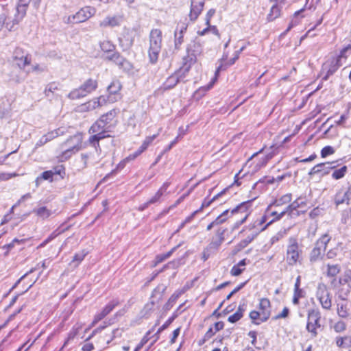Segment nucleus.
I'll return each mask as SVG.
<instances>
[{"label":"nucleus","instance_id":"obj_1","mask_svg":"<svg viewBox=\"0 0 351 351\" xmlns=\"http://www.w3.org/2000/svg\"><path fill=\"white\" fill-rule=\"evenodd\" d=\"M162 32L159 29H154L149 34V47L148 55L150 62L156 63L161 50Z\"/></svg>","mask_w":351,"mask_h":351},{"label":"nucleus","instance_id":"obj_2","mask_svg":"<svg viewBox=\"0 0 351 351\" xmlns=\"http://www.w3.org/2000/svg\"><path fill=\"white\" fill-rule=\"evenodd\" d=\"M330 241V237L328 234H324L316 241L314 247L309 254L311 263H314L323 258Z\"/></svg>","mask_w":351,"mask_h":351},{"label":"nucleus","instance_id":"obj_3","mask_svg":"<svg viewBox=\"0 0 351 351\" xmlns=\"http://www.w3.org/2000/svg\"><path fill=\"white\" fill-rule=\"evenodd\" d=\"M97 88V81L92 78L86 80L79 88L72 90L68 95L71 99H77L86 97Z\"/></svg>","mask_w":351,"mask_h":351},{"label":"nucleus","instance_id":"obj_4","mask_svg":"<svg viewBox=\"0 0 351 351\" xmlns=\"http://www.w3.org/2000/svg\"><path fill=\"white\" fill-rule=\"evenodd\" d=\"M302 250L300 248L297 239L291 237L287 248L286 261L289 265L293 266L300 261Z\"/></svg>","mask_w":351,"mask_h":351},{"label":"nucleus","instance_id":"obj_5","mask_svg":"<svg viewBox=\"0 0 351 351\" xmlns=\"http://www.w3.org/2000/svg\"><path fill=\"white\" fill-rule=\"evenodd\" d=\"M315 295L324 309L330 310L332 307V297L326 285L323 282L318 283Z\"/></svg>","mask_w":351,"mask_h":351},{"label":"nucleus","instance_id":"obj_6","mask_svg":"<svg viewBox=\"0 0 351 351\" xmlns=\"http://www.w3.org/2000/svg\"><path fill=\"white\" fill-rule=\"evenodd\" d=\"M96 10L93 7L86 6L82 8L73 15L69 16L67 23H80L87 21L91 16L95 15Z\"/></svg>","mask_w":351,"mask_h":351},{"label":"nucleus","instance_id":"obj_7","mask_svg":"<svg viewBox=\"0 0 351 351\" xmlns=\"http://www.w3.org/2000/svg\"><path fill=\"white\" fill-rule=\"evenodd\" d=\"M12 58L21 70H25L26 66L29 65L32 62L31 55L28 51L19 47L15 48Z\"/></svg>","mask_w":351,"mask_h":351},{"label":"nucleus","instance_id":"obj_8","mask_svg":"<svg viewBox=\"0 0 351 351\" xmlns=\"http://www.w3.org/2000/svg\"><path fill=\"white\" fill-rule=\"evenodd\" d=\"M82 141V136L80 133H77L67 139V141L62 145V148L68 146V148L65 149L64 151L63 155L66 158L70 157L72 154L77 152L80 149Z\"/></svg>","mask_w":351,"mask_h":351},{"label":"nucleus","instance_id":"obj_9","mask_svg":"<svg viewBox=\"0 0 351 351\" xmlns=\"http://www.w3.org/2000/svg\"><path fill=\"white\" fill-rule=\"evenodd\" d=\"M320 319L321 314L319 310L312 309L308 311L306 329L313 337L317 336V329L321 327Z\"/></svg>","mask_w":351,"mask_h":351},{"label":"nucleus","instance_id":"obj_10","mask_svg":"<svg viewBox=\"0 0 351 351\" xmlns=\"http://www.w3.org/2000/svg\"><path fill=\"white\" fill-rule=\"evenodd\" d=\"M31 0H19L18 5L16 6V12L15 14V17L13 19L12 25L10 23L6 24V27L12 30L14 29V25H17L25 16L27 8Z\"/></svg>","mask_w":351,"mask_h":351},{"label":"nucleus","instance_id":"obj_11","mask_svg":"<svg viewBox=\"0 0 351 351\" xmlns=\"http://www.w3.org/2000/svg\"><path fill=\"white\" fill-rule=\"evenodd\" d=\"M117 101L116 97H112L111 95H108L106 97L104 95H101L99 97L95 98L93 100L90 101L87 104V108L88 110L95 109L96 108L103 106L104 105L108 103H113Z\"/></svg>","mask_w":351,"mask_h":351},{"label":"nucleus","instance_id":"obj_12","mask_svg":"<svg viewBox=\"0 0 351 351\" xmlns=\"http://www.w3.org/2000/svg\"><path fill=\"white\" fill-rule=\"evenodd\" d=\"M196 62V54L191 52L189 49H187V54L182 58V66L179 71L186 75L189 71L191 66Z\"/></svg>","mask_w":351,"mask_h":351},{"label":"nucleus","instance_id":"obj_13","mask_svg":"<svg viewBox=\"0 0 351 351\" xmlns=\"http://www.w3.org/2000/svg\"><path fill=\"white\" fill-rule=\"evenodd\" d=\"M337 206L346 204L348 205L351 202V185L346 189H341L336 193L334 198Z\"/></svg>","mask_w":351,"mask_h":351},{"label":"nucleus","instance_id":"obj_14","mask_svg":"<svg viewBox=\"0 0 351 351\" xmlns=\"http://www.w3.org/2000/svg\"><path fill=\"white\" fill-rule=\"evenodd\" d=\"M123 21V16L121 15L107 16L101 21L99 25L101 28L114 27L121 25Z\"/></svg>","mask_w":351,"mask_h":351},{"label":"nucleus","instance_id":"obj_15","mask_svg":"<svg viewBox=\"0 0 351 351\" xmlns=\"http://www.w3.org/2000/svg\"><path fill=\"white\" fill-rule=\"evenodd\" d=\"M119 304V302L118 300H112L110 301L100 313L95 315L93 324L104 319Z\"/></svg>","mask_w":351,"mask_h":351},{"label":"nucleus","instance_id":"obj_16","mask_svg":"<svg viewBox=\"0 0 351 351\" xmlns=\"http://www.w3.org/2000/svg\"><path fill=\"white\" fill-rule=\"evenodd\" d=\"M205 0H191L189 18L191 21H195L201 14Z\"/></svg>","mask_w":351,"mask_h":351},{"label":"nucleus","instance_id":"obj_17","mask_svg":"<svg viewBox=\"0 0 351 351\" xmlns=\"http://www.w3.org/2000/svg\"><path fill=\"white\" fill-rule=\"evenodd\" d=\"M341 64L339 58H334L330 64H324L323 66V71H326V75L322 77V80H327L328 77L333 75L340 67Z\"/></svg>","mask_w":351,"mask_h":351},{"label":"nucleus","instance_id":"obj_18","mask_svg":"<svg viewBox=\"0 0 351 351\" xmlns=\"http://www.w3.org/2000/svg\"><path fill=\"white\" fill-rule=\"evenodd\" d=\"M248 202L241 203L240 205L237 206L236 208L232 210L231 213L232 215L241 213H244V216L240 220H238L234 225L232 229L234 230L238 228L241 224H243L247 219L248 216V213L247 211V204Z\"/></svg>","mask_w":351,"mask_h":351},{"label":"nucleus","instance_id":"obj_19","mask_svg":"<svg viewBox=\"0 0 351 351\" xmlns=\"http://www.w3.org/2000/svg\"><path fill=\"white\" fill-rule=\"evenodd\" d=\"M185 77V75L179 70L169 76L164 82L162 87L164 90L173 88L181 80Z\"/></svg>","mask_w":351,"mask_h":351},{"label":"nucleus","instance_id":"obj_20","mask_svg":"<svg viewBox=\"0 0 351 351\" xmlns=\"http://www.w3.org/2000/svg\"><path fill=\"white\" fill-rule=\"evenodd\" d=\"M333 162H324L319 163L314 166L308 173L309 175H315L319 173H322L324 175L329 173L330 169L335 168V165L332 166Z\"/></svg>","mask_w":351,"mask_h":351},{"label":"nucleus","instance_id":"obj_21","mask_svg":"<svg viewBox=\"0 0 351 351\" xmlns=\"http://www.w3.org/2000/svg\"><path fill=\"white\" fill-rule=\"evenodd\" d=\"M108 58L114 62L121 69L125 70H129L130 69V63L125 58L120 56L119 53H114L108 56Z\"/></svg>","mask_w":351,"mask_h":351},{"label":"nucleus","instance_id":"obj_22","mask_svg":"<svg viewBox=\"0 0 351 351\" xmlns=\"http://www.w3.org/2000/svg\"><path fill=\"white\" fill-rule=\"evenodd\" d=\"M270 301L267 298H262L259 302V309L262 313L261 322H264L268 319L270 316Z\"/></svg>","mask_w":351,"mask_h":351},{"label":"nucleus","instance_id":"obj_23","mask_svg":"<svg viewBox=\"0 0 351 351\" xmlns=\"http://www.w3.org/2000/svg\"><path fill=\"white\" fill-rule=\"evenodd\" d=\"M305 205L306 202L304 201V199L301 197H299L288 206H287L284 210L281 211L277 219H281L287 213H291L293 210Z\"/></svg>","mask_w":351,"mask_h":351},{"label":"nucleus","instance_id":"obj_24","mask_svg":"<svg viewBox=\"0 0 351 351\" xmlns=\"http://www.w3.org/2000/svg\"><path fill=\"white\" fill-rule=\"evenodd\" d=\"M330 285L334 289H338V291L341 287L348 288V271L340 276L338 280L333 278Z\"/></svg>","mask_w":351,"mask_h":351},{"label":"nucleus","instance_id":"obj_25","mask_svg":"<svg viewBox=\"0 0 351 351\" xmlns=\"http://www.w3.org/2000/svg\"><path fill=\"white\" fill-rule=\"evenodd\" d=\"M187 25L182 23L178 24L175 31V46L178 47L183 43V35L186 31Z\"/></svg>","mask_w":351,"mask_h":351},{"label":"nucleus","instance_id":"obj_26","mask_svg":"<svg viewBox=\"0 0 351 351\" xmlns=\"http://www.w3.org/2000/svg\"><path fill=\"white\" fill-rule=\"evenodd\" d=\"M32 213L35 214L38 219L42 220L48 219L53 214L52 210L47 208L46 206H38L34 208Z\"/></svg>","mask_w":351,"mask_h":351},{"label":"nucleus","instance_id":"obj_27","mask_svg":"<svg viewBox=\"0 0 351 351\" xmlns=\"http://www.w3.org/2000/svg\"><path fill=\"white\" fill-rule=\"evenodd\" d=\"M266 229V226L264 228H257V230H253L252 233L247 236L245 239L242 240L237 245L239 250L245 247L249 243H250L253 239L262 231Z\"/></svg>","mask_w":351,"mask_h":351},{"label":"nucleus","instance_id":"obj_28","mask_svg":"<svg viewBox=\"0 0 351 351\" xmlns=\"http://www.w3.org/2000/svg\"><path fill=\"white\" fill-rule=\"evenodd\" d=\"M282 3L275 2L267 14V19L268 21H272L280 16L281 13V5Z\"/></svg>","mask_w":351,"mask_h":351},{"label":"nucleus","instance_id":"obj_29","mask_svg":"<svg viewBox=\"0 0 351 351\" xmlns=\"http://www.w3.org/2000/svg\"><path fill=\"white\" fill-rule=\"evenodd\" d=\"M10 110V103L6 97L0 98V119L7 116Z\"/></svg>","mask_w":351,"mask_h":351},{"label":"nucleus","instance_id":"obj_30","mask_svg":"<svg viewBox=\"0 0 351 351\" xmlns=\"http://www.w3.org/2000/svg\"><path fill=\"white\" fill-rule=\"evenodd\" d=\"M342 300V302L337 303V311L339 317L346 318L349 315V308L348 307V303L346 302V299Z\"/></svg>","mask_w":351,"mask_h":351},{"label":"nucleus","instance_id":"obj_31","mask_svg":"<svg viewBox=\"0 0 351 351\" xmlns=\"http://www.w3.org/2000/svg\"><path fill=\"white\" fill-rule=\"evenodd\" d=\"M291 198L292 197L291 193L285 194L279 199H276L272 204H271L268 206L267 210H269L272 206H280L288 204L291 201Z\"/></svg>","mask_w":351,"mask_h":351},{"label":"nucleus","instance_id":"obj_32","mask_svg":"<svg viewBox=\"0 0 351 351\" xmlns=\"http://www.w3.org/2000/svg\"><path fill=\"white\" fill-rule=\"evenodd\" d=\"M107 132L108 131L106 130V132L95 133V134L91 136L89 138L90 143L93 144V146L96 148L97 145L99 146V141L100 140L110 136V135L106 134Z\"/></svg>","mask_w":351,"mask_h":351},{"label":"nucleus","instance_id":"obj_33","mask_svg":"<svg viewBox=\"0 0 351 351\" xmlns=\"http://www.w3.org/2000/svg\"><path fill=\"white\" fill-rule=\"evenodd\" d=\"M121 85L120 82L117 80L113 81L108 86V92L109 93V95H111L112 98L116 97L118 98L117 93L121 90Z\"/></svg>","mask_w":351,"mask_h":351},{"label":"nucleus","instance_id":"obj_34","mask_svg":"<svg viewBox=\"0 0 351 351\" xmlns=\"http://www.w3.org/2000/svg\"><path fill=\"white\" fill-rule=\"evenodd\" d=\"M106 125L104 123V121L100 119L97 121L89 129V133L95 134L100 132H106Z\"/></svg>","mask_w":351,"mask_h":351},{"label":"nucleus","instance_id":"obj_35","mask_svg":"<svg viewBox=\"0 0 351 351\" xmlns=\"http://www.w3.org/2000/svg\"><path fill=\"white\" fill-rule=\"evenodd\" d=\"M59 89L58 83L56 82H50L46 86L44 93L46 97H51V95H53Z\"/></svg>","mask_w":351,"mask_h":351},{"label":"nucleus","instance_id":"obj_36","mask_svg":"<svg viewBox=\"0 0 351 351\" xmlns=\"http://www.w3.org/2000/svg\"><path fill=\"white\" fill-rule=\"evenodd\" d=\"M341 271V267L338 264L327 265L326 275L328 277H335Z\"/></svg>","mask_w":351,"mask_h":351},{"label":"nucleus","instance_id":"obj_37","mask_svg":"<svg viewBox=\"0 0 351 351\" xmlns=\"http://www.w3.org/2000/svg\"><path fill=\"white\" fill-rule=\"evenodd\" d=\"M351 290V271H348V288L341 287L339 291V297L341 300L346 299Z\"/></svg>","mask_w":351,"mask_h":351},{"label":"nucleus","instance_id":"obj_38","mask_svg":"<svg viewBox=\"0 0 351 351\" xmlns=\"http://www.w3.org/2000/svg\"><path fill=\"white\" fill-rule=\"evenodd\" d=\"M117 114V111L115 109H113L106 114L102 115L100 118L101 120L104 121V123L107 125L109 123H110L116 117Z\"/></svg>","mask_w":351,"mask_h":351},{"label":"nucleus","instance_id":"obj_39","mask_svg":"<svg viewBox=\"0 0 351 351\" xmlns=\"http://www.w3.org/2000/svg\"><path fill=\"white\" fill-rule=\"evenodd\" d=\"M64 134V130L62 128H58L57 130L51 131L47 134L43 135L45 138H47V143L51 141V140L56 138L58 136L62 135Z\"/></svg>","mask_w":351,"mask_h":351},{"label":"nucleus","instance_id":"obj_40","mask_svg":"<svg viewBox=\"0 0 351 351\" xmlns=\"http://www.w3.org/2000/svg\"><path fill=\"white\" fill-rule=\"evenodd\" d=\"M100 47L104 52H111L115 49V46L113 43L108 40H105L100 43Z\"/></svg>","mask_w":351,"mask_h":351},{"label":"nucleus","instance_id":"obj_41","mask_svg":"<svg viewBox=\"0 0 351 351\" xmlns=\"http://www.w3.org/2000/svg\"><path fill=\"white\" fill-rule=\"evenodd\" d=\"M86 255V253H85L84 252H81L80 253L75 254L70 264L73 265L74 267H77L79 265V264L84 260Z\"/></svg>","mask_w":351,"mask_h":351},{"label":"nucleus","instance_id":"obj_42","mask_svg":"<svg viewBox=\"0 0 351 351\" xmlns=\"http://www.w3.org/2000/svg\"><path fill=\"white\" fill-rule=\"evenodd\" d=\"M182 292L176 291L175 292L168 300L167 302L165 305V308L166 310L170 309L173 304L176 302L177 299L179 298V296L181 295Z\"/></svg>","mask_w":351,"mask_h":351},{"label":"nucleus","instance_id":"obj_43","mask_svg":"<svg viewBox=\"0 0 351 351\" xmlns=\"http://www.w3.org/2000/svg\"><path fill=\"white\" fill-rule=\"evenodd\" d=\"M10 23V25H12L13 20L12 21H8V15L5 12H3L0 14V32L3 29L5 28L7 30L10 31L6 27V24Z\"/></svg>","mask_w":351,"mask_h":351},{"label":"nucleus","instance_id":"obj_44","mask_svg":"<svg viewBox=\"0 0 351 351\" xmlns=\"http://www.w3.org/2000/svg\"><path fill=\"white\" fill-rule=\"evenodd\" d=\"M250 317L254 323L259 324L261 322L262 313L261 311H252L250 313Z\"/></svg>","mask_w":351,"mask_h":351},{"label":"nucleus","instance_id":"obj_45","mask_svg":"<svg viewBox=\"0 0 351 351\" xmlns=\"http://www.w3.org/2000/svg\"><path fill=\"white\" fill-rule=\"evenodd\" d=\"M347 171L346 166H343L341 168L335 170L332 174V177L335 180H339L343 178Z\"/></svg>","mask_w":351,"mask_h":351},{"label":"nucleus","instance_id":"obj_46","mask_svg":"<svg viewBox=\"0 0 351 351\" xmlns=\"http://www.w3.org/2000/svg\"><path fill=\"white\" fill-rule=\"evenodd\" d=\"M166 289V287L164 285H158L154 290L153 291L152 298H156L158 295V299H161L164 291Z\"/></svg>","mask_w":351,"mask_h":351},{"label":"nucleus","instance_id":"obj_47","mask_svg":"<svg viewBox=\"0 0 351 351\" xmlns=\"http://www.w3.org/2000/svg\"><path fill=\"white\" fill-rule=\"evenodd\" d=\"M267 221V217L266 216H262L260 219L255 221V222L252 226V228L250 229H253L254 230H257V228H264L265 226H263V225Z\"/></svg>","mask_w":351,"mask_h":351},{"label":"nucleus","instance_id":"obj_48","mask_svg":"<svg viewBox=\"0 0 351 351\" xmlns=\"http://www.w3.org/2000/svg\"><path fill=\"white\" fill-rule=\"evenodd\" d=\"M51 171L53 173V176L58 175L62 178H63L65 175V169L62 165H58L54 167L52 169H51Z\"/></svg>","mask_w":351,"mask_h":351},{"label":"nucleus","instance_id":"obj_49","mask_svg":"<svg viewBox=\"0 0 351 351\" xmlns=\"http://www.w3.org/2000/svg\"><path fill=\"white\" fill-rule=\"evenodd\" d=\"M229 213V210H226L219 216H218L214 221L215 226L221 224L226 220V215Z\"/></svg>","mask_w":351,"mask_h":351},{"label":"nucleus","instance_id":"obj_50","mask_svg":"<svg viewBox=\"0 0 351 351\" xmlns=\"http://www.w3.org/2000/svg\"><path fill=\"white\" fill-rule=\"evenodd\" d=\"M154 300H152L150 302L145 304L143 310L142 311L143 316H147L149 314V313L154 310Z\"/></svg>","mask_w":351,"mask_h":351},{"label":"nucleus","instance_id":"obj_51","mask_svg":"<svg viewBox=\"0 0 351 351\" xmlns=\"http://www.w3.org/2000/svg\"><path fill=\"white\" fill-rule=\"evenodd\" d=\"M335 149L331 146H326L321 150V156L326 158L329 155H332L335 153Z\"/></svg>","mask_w":351,"mask_h":351},{"label":"nucleus","instance_id":"obj_52","mask_svg":"<svg viewBox=\"0 0 351 351\" xmlns=\"http://www.w3.org/2000/svg\"><path fill=\"white\" fill-rule=\"evenodd\" d=\"M32 71L36 73H41L47 71V66L45 64H36L32 66Z\"/></svg>","mask_w":351,"mask_h":351},{"label":"nucleus","instance_id":"obj_53","mask_svg":"<svg viewBox=\"0 0 351 351\" xmlns=\"http://www.w3.org/2000/svg\"><path fill=\"white\" fill-rule=\"evenodd\" d=\"M163 195L160 191H158L154 196H152L149 200V203L154 204L156 203H160L161 202V197Z\"/></svg>","mask_w":351,"mask_h":351},{"label":"nucleus","instance_id":"obj_54","mask_svg":"<svg viewBox=\"0 0 351 351\" xmlns=\"http://www.w3.org/2000/svg\"><path fill=\"white\" fill-rule=\"evenodd\" d=\"M333 328L337 332H341L346 328V323L343 321H339L335 324Z\"/></svg>","mask_w":351,"mask_h":351},{"label":"nucleus","instance_id":"obj_55","mask_svg":"<svg viewBox=\"0 0 351 351\" xmlns=\"http://www.w3.org/2000/svg\"><path fill=\"white\" fill-rule=\"evenodd\" d=\"M40 178H42L43 180H48L50 182H53V173L52 171H51V170H49V171H45L44 172H43L40 175Z\"/></svg>","mask_w":351,"mask_h":351},{"label":"nucleus","instance_id":"obj_56","mask_svg":"<svg viewBox=\"0 0 351 351\" xmlns=\"http://www.w3.org/2000/svg\"><path fill=\"white\" fill-rule=\"evenodd\" d=\"M336 344L339 348L350 346L348 345V340L346 339V337H337L336 339Z\"/></svg>","mask_w":351,"mask_h":351},{"label":"nucleus","instance_id":"obj_57","mask_svg":"<svg viewBox=\"0 0 351 351\" xmlns=\"http://www.w3.org/2000/svg\"><path fill=\"white\" fill-rule=\"evenodd\" d=\"M223 193V192H221V193H218L217 195H215L211 199L208 200V199H205L204 200V202H202V206L199 210H202L203 208L209 206L210 205V204L213 201H215L217 198H218V197H219Z\"/></svg>","mask_w":351,"mask_h":351},{"label":"nucleus","instance_id":"obj_58","mask_svg":"<svg viewBox=\"0 0 351 351\" xmlns=\"http://www.w3.org/2000/svg\"><path fill=\"white\" fill-rule=\"evenodd\" d=\"M226 228H219L216 232V239L223 242L225 240L224 234L226 232Z\"/></svg>","mask_w":351,"mask_h":351},{"label":"nucleus","instance_id":"obj_59","mask_svg":"<svg viewBox=\"0 0 351 351\" xmlns=\"http://www.w3.org/2000/svg\"><path fill=\"white\" fill-rule=\"evenodd\" d=\"M35 271L34 268L31 269L29 271L25 273L24 275H23L16 282L15 284L12 287L10 291H12L13 289H14L21 282V281L24 279L26 276H27L29 274L33 273Z\"/></svg>","mask_w":351,"mask_h":351},{"label":"nucleus","instance_id":"obj_60","mask_svg":"<svg viewBox=\"0 0 351 351\" xmlns=\"http://www.w3.org/2000/svg\"><path fill=\"white\" fill-rule=\"evenodd\" d=\"M223 242L217 239H213L209 244L208 247L210 249L217 250L221 245Z\"/></svg>","mask_w":351,"mask_h":351},{"label":"nucleus","instance_id":"obj_61","mask_svg":"<svg viewBox=\"0 0 351 351\" xmlns=\"http://www.w3.org/2000/svg\"><path fill=\"white\" fill-rule=\"evenodd\" d=\"M59 234L60 233L56 232V231L52 232L50 236L40 245V247H44L46 245L49 241L55 239Z\"/></svg>","mask_w":351,"mask_h":351},{"label":"nucleus","instance_id":"obj_62","mask_svg":"<svg viewBox=\"0 0 351 351\" xmlns=\"http://www.w3.org/2000/svg\"><path fill=\"white\" fill-rule=\"evenodd\" d=\"M243 269H241L240 267H239L237 265H234L230 271V274L232 276H239L242 271H243Z\"/></svg>","mask_w":351,"mask_h":351},{"label":"nucleus","instance_id":"obj_63","mask_svg":"<svg viewBox=\"0 0 351 351\" xmlns=\"http://www.w3.org/2000/svg\"><path fill=\"white\" fill-rule=\"evenodd\" d=\"M215 14V9H210L206 16H205V23L206 25H209L210 23V19L213 16V15Z\"/></svg>","mask_w":351,"mask_h":351},{"label":"nucleus","instance_id":"obj_64","mask_svg":"<svg viewBox=\"0 0 351 351\" xmlns=\"http://www.w3.org/2000/svg\"><path fill=\"white\" fill-rule=\"evenodd\" d=\"M242 317V315L239 313L235 312L232 315L229 316L228 321L231 323H235L239 321Z\"/></svg>","mask_w":351,"mask_h":351}]
</instances>
